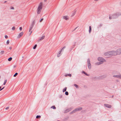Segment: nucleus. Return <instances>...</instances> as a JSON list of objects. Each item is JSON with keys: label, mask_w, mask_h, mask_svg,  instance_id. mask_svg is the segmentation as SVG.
<instances>
[{"label": "nucleus", "mask_w": 121, "mask_h": 121, "mask_svg": "<svg viewBox=\"0 0 121 121\" xmlns=\"http://www.w3.org/2000/svg\"><path fill=\"white\" fill-rule=\"evenodd\" d=\"M117 82H118V80H117Z\"/></svg>", "instance_id": "obj_46"}, {"label": "nucleus", "mask_w": 121, "mask_h": 121, "mask_svg": "<svg viewBox=\"0 0 121 121\" xmlns=\"http://www.w3.org/2000/svg\"><path fill=\"white\" fill-rule=\"evenodd\" d=\"M43 6V3L41 2L39 5L37 10V13L39 14L40 13L42 8Z\"/></svg>", "instance_id": "obj_1"}, {"label": "nucleus", "mask_w": 121, "mask_h": 121, "mask_svg": "<svg viewBox=\"0 0 121 121\" xmlns=\"http://www.w3.org/2000/svg\"><path fill=\"white\" fill-rule=\"evenodd\" d=\"M67 76H69L70 77H71V75L70 74H67L65 75V76L66 77Z\"/></svg>", "instance_id": "obj_21"}, {"label": "nucleus", "mask_w": 121, "mask_h": 121, "mask_svg": "<svg viewBox=\"0 0 121 121\" xmlns=\"http://www.w3.org/2000/svg\"><path fill=\"white\" fill-rule=\"evenodd\" d=\"M73 13H72V14L71 16V17H72L76 13V10H74L73 12Z\"/></svg>", "instance_id": "obj_13"}, {"label": "nucleus", "mask_w": 121, "mask_h": 121, "mask_svg": "<svg viewBox=\"0 0 121 121\" xmlns=\"http://www.w3.org/2000/svg\"><path fill=\"white\" fill-rule=\"evenodd\" d=\"M98 60L99 61H100L98 63H97V65L103 63L105 61V60L102 57H99L98 58Z\"/></svg>", "instance_id": "obj_2"}, {"label": "nucleus", "mask_w": 121, "mask_h": 121, "mask_svg": "<svg viewBox=\"0 0 121 121\" xmlns=\"http://www.w3.org/2000/svg\"><path fill=\"white\" fill-rule=\"evenodd\" d=\"M45 37V36L44 35H43L42 37H40L39 39H38V41H40L41 40H42Z\"/></svg>", "instance_id": "obj_9"}, {"label": "nucleus", "mask_w": 121, "mask_h": 121, "mask_svg": "<svg viewBox=\"0 0 121 121\" xmlns=\"http://www.w3.org/2000/svg\"><path fill=\"white\" fill-rule=\"evenodd\" d=\"M87 62L88 67L89 69H90L91 68V65L90 63V60L89 59H87Z\"/></svg>", "instance_id": "obj_4"}, {"label": "nucleus", "mask_w": 121, "mask_h": 121, "mask_svg": "<svg viewBox=\"0 0 121 121\" xmlns=\"http://www.w3.org/2000/svg\"><path fill=\"white\" fill-rule=\"evenodd\" d=\"M116 52V53L117 54L120 55L121 54V48L118 49Z\"/></svg>", "instance_id": "obj_5"}, {"label": "nucleus", "mask_w": 121, "mask_h": 121, "mask_svg": "<svg viewBox=\"0 0 121 121\" xmlns=\"http://www.w3.org/2000/svg\"><path fill=\"white\" fill-rule=\"evenodd\" d=\"M104 106L108 108H110L111 107V105L108 104H104Z\"/></svg>", "instance_id": "obj_10"}, {"label": "nucleus", "mask_w": 121, "mask_h": 121, "mask_svg": "<svg viewBox=\"0 0 121 121\" xmlns=\"http://www.w3.org/2000/svg\"><path fill=\"white\" fill-rule=\"evenodd\" d=\"M82 72L83 73H84L85 75H86L87 76H89V75H88V74L87 73H86V72H85L84 71H82Z\"/></svg>", "instance_id": "obj_19"}, {"label": "nucleus", "mask_w": 121, "mask_h": 121, "mask_svg": "<svg viewBox=\"0 0 121 121\" xmlns=\"http://www.w3.org/2000/svg\"><path fill=\"white\" fill-rule=\"evenodd\" d=\"M65 94L66 95H69V93L68 92L66 91L65 92Z\"/></svg>", "instance_id": "obj_30"}, {"label": "nucleus", "mask_w": 121, "mask_h": 121, "mask_svg": "<svg viewBox=\"0 0 121 121\" xmlns=\"http://www.w3.org/2000/svg\"><path fill=\"white\" fill-rule=\"evenodd\" d=\"M15 28L14 26H13L12 28V30H14L15 29Z\"/></svg>", "instance_id": "obj_34"}, {"label": "nucleus", "mask_w": 121, "mask_h": 121, "mask_svg": "<svg viewBox=\"0 0 121 121\" xmlns=\"http://www.w3.org/2000/svg\"><path fill=\"white\" fill-rule=\"evenodd\" d=\"M9 108V107H7L6 108V109L7 110V109H8Z\"/></svg>", "instance_id": "obj_40"}, {"label": "nucleus", "mask_w": 121, "mask_h": 121, "mask_svg": "<svg viewBox=\"0 0 121 121\" xmlns=\"http://www.w3.org/2000/svg\"><path fill=\"white\" fill-rule=\"evenodd\" d=\"M18 74V73H15V74L14 75L13 77H16Z\"/></svg>", "instance_id": "obj_28"}, {"label": "nucleus", "mask_w": 121, "mask_h": 121, "mask_svg": "<svg viewBox=\"0 0 121 121\" xmlns=\"http://www.w3.org/2000/svg\"><path fill=\"white\" fill-rule=\"evenodd\" d=\"M9 48L10 50H11L12 49V47H10Z\"/></svg>", "instance_id": "obj_42"}, {"label": "nucleus", "mask_w": 121, "mask_h": 121, "mask_svg": "<svg viewBox=\"0 0 121 121\" xmlns=\"http://www.w3.org/2000/svg\"><path fill=\"white\" fill-rule=\"evenodd\" d=\"M11 9H14V8L13 7H12L11 8Z\"/></svg>", "instance_id": "obj_38"}, {"label": "nucleus", "mask_w": 121, "mask_h": 121, "mask_svg": "<svg viewBox=\"0 0 121 121\" xmlns=\"http://www.w3.org/2000/svg\"><path fill=\"white\" fill-rule=\"evenodd\" d=\"M113 77H116L121 79V75H114L113 76Z\"/></svg>", "instance_id": "obj_7"}, {"label": "nucleus", "mask_w": 121, "mask_h": 121, "mask_svg": "<svg viewBox=\"0 0 121 121\" xmlns=\"http://www.w3.org/2000/svg\"><path fill=\"white\" fill-rule=\"evenodd\" d=\"M4 51H1L0 52V53L1 54H3L4 53Z\"/></svg>", "instance_id": "obj_33"}, {"label": "nucleus", "mask_w": 121, "mask_h": 121, "mask_svg": "<svg viewBox=\"0 0 121 121\" xmlns=\"http://www.w3.org/2000/svg\"><path fill=\"white\" fill-rule=\"evenodd\" d=\"M12 58L11 57H10L8 58V60L9 61H10L12 60Z\"/></svg>", "instance_id": "obj_23"}, {"label": "nucleus", "mask_w": 121, "mask_h": 121, "mask_svg": "<svg viewBox=\"0 0 121 121\" xmlns=\"http://www.w3.org/2000/svg\"><path fill=\"white\" fill-rule=\"evenodd\" d=\"M95 1H97L98 0H94Z\"/></svg>", "instance_id": "obj_44"}, {"label": "nucleus", "mask_w": 121, "mask_h": 121, "mask_svg": "<svg viewBox=\"0 0 121 121\" xmlns=\"http://www.w3.org/2000/svg\"><path fill=\"white\" fill-rule=\"evenodd\" d=\"M119 15H121V13H117L113 14L112 15V16L114 17L115 16H118Z\"/></svg>", "instance_id": "obj_8"}, {"label": "nucleus", "mask_w": 121, "mask_h": 121, "mask_svg": "<svg viewBox=\"0 0 121 121\" xmlns=\"http://www.w3.org/2000/svg\"><path fill=\"white\" fill-rule=\"evenodd\" d=\"M77 111L82 110V107H80L76 109Z\"/></svg>", "instance_id": "obj_15"}, {"label": "nucleus", "mask_w": 121, "mask_h": 121, "mask_svg": "<svg viewBox=\"0 0 121 121\" xmlns=\"http://www.w3.org/2000/svg\"><path fill=\"white\" fill-rule=\"evenodd\" d=\"M7 82V80H5V81H4V83L3 84V85H5L6 84V82Z\"/></svg>", "instance_id": "obj_29"}, {"label": "nucleus", "mask_w": 121, "mask_h": 121, "mask_svg": "<svg viewBox=\"0 0 121 121\" xmlns=\"http://www.w3.org/2000/svg\"><path fill=\"white\" fill-rule=\"evenodd\" d=\"M63 18L66 20H68L69 19V17L68 16H66L63 17Z\"/></svg>", "instance_id": "obj_11"}, {"label": "nucleus", "mask_w": 121, "mask_h": 121, "mask_svg": "<svg viewBox=\"0 0 121 121\" xmlns=\"http://www.w3.org/2000/svg\"><path fill=\"white\" fill-rule=\"evenodd\" d=\"M33 26H31L30 27V28L29 30V32H30V35L32 33V31H31V30L32 29L33 27Z\"/></svg>", "instance_id": "obj_16"}, {"label": "nucleus", "mask_w": 121, "mask_h": 121, "mask_svg": "<svg viewBox=\"0 0 121 121\" xmlns=\"http://www.w3.org/2000/svg\"><path fill=\"white\" fill-rule=\"evenodd\" d=\"M4 87H3L2 89L1 88V89H0V90H1V91L4 88Z\"/></svg>", "instance_id": "obj_39"}, {"label": "nucleus", "mask_w": 121, "mask_h": 121, "mask_svg": "<svg viewBox=\"0 0 121 121\" xmlns=\"http://www.w3.org/2000/svg\"><path fill=\"white\" fill-rule=\"evenodd\" d=\"M5 38L7 39V38H8V36H7V35H5Z\"/></svg>", "instance_id": "obj_36"}, {"label": "nucleus", "mask_w": 121, "mask_h": 121, "mask_svg": "<svg viewBox=\"0 0 121 121\" xmlns=\"http://www.w3.org/2000/svg\"><path fill=\"white\" fill-rule=\"evenodd\" d=\"M19 29L20 30H22V27H20L19 28Z\"/></svg>", "instance_id": "obj_37"}, {"label": "nucleus", "mask_w": 121, "mask_h": 121, "mask_svg": "<svg viewBox=\"0 0 121 121\" xmlns=\"http://www.w3.org/2000/svg\"><path fill=\"white\" fill-rule=\"evenodd\" d=\"M43 19L42 18L41 19V20L40 21V22H41L42 21H43Z\"/></svg>", "instance_id": "obj_35"}, {"label": "nucleus", "mask_w": 121, "mask_h": 121, "mask_svg": "<svg viewBox=\"0 0 121 121\" xmlns=\"http://www.w3.org/2000/svg\"><path fill=\"white\" fill-rule=\"evenodd\" d=\"M51 108H53V109H55L56 108V107L54 106H52L51 107Z\"/></svg>", "instance_id": "obj_26"}, {"label": "nucleus", "mask_w": 121, "mask_h": 121, "mask_svg": "<svg viewBox=\"0 0 121 121\" xmlns=\"http://www.w3.org/2000/svg\"><path fill=\"white\" fill-rule=\"evenodd\" d=\"M67 89V87H65L63 89V92H64L65 91H66V89Z\"/></svg>", "instance_id": "obj_18"}, {"label": "nucleus", "mask_w": 121, "mask_h": 121, "mask_svg": "<svg viewBox=\"0 0 121 121\" xmlns=\"http://www.w3.org/2000/svg\"><path fill=\"white\" fill-rule=\"evenodd\" d=\"M9 43V40H8L7 42V44H8Z\"/></svg>", "instance_id": "obj_32"}, {"label": "nucleus", "mask_w": 121, "mask_h": 121, "mask_svg": "<svg viewBox=\"0 0 121 121\" xmlns=\"http://www.w3.org/2000/svg\"><path fill=\"white\" fill-rule=\"evenodd\" d=\"M109 18L110 19H111V17L110 16L109 17Z\"/></svg>", "instance_id": "obj_41"}, {"label": "nucleus", "mask_w": 121, "mask_h": 121, "mask_svg": "<svg viewBox=\"0 0 121 121\" xmlns=\"http://www.w3.org/2000/svg\"><path fill=\"white\" fill-rule=\"evenodd\" d=\"M66 48V47L65 46L63 47V48H62V49L60 50L61 51H63L64 50V49L65 48Z\"/></svg>", "instance_id": "obj_22"}, {"label": "nucleus", "mask_w": 121, "mask_h": 121, "mask_svg": "<svg viewBox=\"0 0 121 121\" xmlns=\"http://www.w3.org/2000/svg\"><path fill=\"white\" fill-rule=\"evenodd\" d=\"M37 47V44L35 45L33 47V49H35Z\"/></svg>", "instance_id": "obj_25"}, {"label": "nucleus", "mask_w": 121, "mask_h": 121, "mask_svg": "<svg viewBox=\"0 0 121 121\" xmlns=\"http://www.w3.org/2000/svg\"><path fill=\"white\" fill-rule=\"evenodd\" d=\"M89 33H90L91 31V26H90L89 27Z\"/></svg>", "instance_id": "obj_17"}, {"label": "nucleus", "mask_w": 121, "mask_h": 121, "mask_svg": "<svg viewBox=\"0 0 121 121\" xmlns=\"http://www.w3.org/2000/svg\"><path fill=\"white\" fill-rule=\"evenodd\" d=\"M44 0V1L46 2L47 1V0Z\"/></svg>", "instance_id": "obj_43"}, {"label": "nucleus", "mask_w": 121, "mask_h": 121, "mask_svg": "<svg viewBox=\"0 0 121 121\" xmlns=\"http://www.w3.org/2000/svg\"><path fill=\"white\" fill-rule=\"evenodd\" d=\"M113 96V95H112V98Z\"/></svg>", "instance_id": "obj_48"}, {"label": "nucleus", "mask_w": 121, "mask_h": 121, "mask_svg": "<svg viewBox=\"0 0 121 121\" xmlns=\"http://www.w3.org/2000/svg\"><path fill=\"white\" fill-rule=\"evenodd\" d=\"M110 56L111 55H117V53H116V52L114 51H110Z\"/></svg>", "instance_id": "obj_3"}, {"label": "nucleus", "mask_w": 121, "mask_h": 121, "mask_svg": "<svg viewBox=\"0 0 121 121\" xmlns=\"http://www.w3.org/2000/svg\"><path fill=\"white\" fill-rule=\"evenodd\" d=\"M77 27H76V28L74 30H76V29L77 28Z\"/></svg>", "instance_id": "obj_45"}, {"label": "nucleus", "mask_w": 121, "mask_h": 121, "mask_svg": "<svg viewBox=\"0 0 121 121\" xmlns=\"http://www.w3.org/2000/svg\"><path fill=\"white\" fill-rule=\"evenodd\" d=\"M35 22H34V21H33V22L32 23V24L31 26H33L34 25V24H35Z\"/></svg>", "instance_id": "obj_31"}, {"label": "nucleus", "mask_w": 121, "mask_h": 121, "mask_svg": "<svg viewBox=\"0 0 121 121\" xmlns=\"http://www.w3.org/2000/svg\"><path fill=\"white\" fill-rule=\"evenodd\" d=\"M41 116L40 115H37L36 116V118H37L38 119L40 118L41 117Z\"/></svg>", "instance_id": "obj_24"}, {"label": "nucleus", "mask_w": 121, "mask_h": 121, "mask_svg": "<svg viewBox=\"0 0 121 121\" xmlns=\"http://www.w3.org/2000/svg\"><path fill=\"white\" fill-rule=\"evenodd\" d=\"M76 109H75L74 110H73V111H72V112H71V113H74L75 112H76Z\"/></svg>", "instance_id": "obj_27"}, {"label": "nucleus", "mask_w": 121, "mask_h": 121, "mask_svg": "<svg viewBox=\"0 0 121 121\" xmlns=\"http://www.w3.org/2000/svg\"><path fill=\"white\" fill-rule=\"evenodd\" d=\"M104 55L105 56H110V51L106 52L104 54Z\"/></svg>", "instance_id": "obj_6"}, {"label": "nucleus", "mask_w": 121, "mask_h": 121, "mask_svg": "<svg viewBox=\"0 0 121 121\" xmlns=\"http://www.w3.org/2000/svg\"><path fill=\"white\" fill-rule=\"evenodd\" d=\"M74 86H75L77 88H78V86L76 84H74Z\"/></svg>", "instance_id": "obj_20"}, {"label": "nucleus", "mask_w": 121, "mask_h": 121, "mask_svg": "<svg viewBox=\"0 0 121 121\" xmlns=\"http://www.w3.org/2000/svg\"><path fill=\"white\" fill-rule=\"evenodd\" d=\"M61 51L60 50L58 52V53H57V56L58 57H59L60 56V54Z\"/></svg>", "instance_id": "obj_14"}, {"label": "nucleus", "mask_w": 121, "mask_h": 121, "mask_svg": "<svg viewBox=\"0 0 121 121\" xmlns=\"http://www.w3.org/2000/svg\"><path fill=\"white\" fill-rule=\"evenodd\" d=\"M7 2L6 1H5L4 2V3H5L6 2Z\"/></svg>", "instance_id": "obj_47"}, {"label": "nucleus", "mask_w": 121, "mask_h": 121, "mask_svg": "<svg viewBox=\"0 0 121 121\" xmlns=\"http://www.w3.org/2000/svg\"><path fill=\"white\" fill-rule=\"evenodd\" d=\"M23 34V32H22L20 33L18 35V38H20V37H21L22 36V35Z\"/></svg>", "instance_id": "obj_12"}]
</instances>
